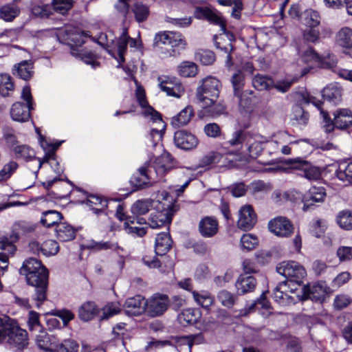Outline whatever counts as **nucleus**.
<instances>
[{
    "label": "nucleus",
    "mask_w": 352,
    "mask_h": 352,
    "mask_svg": "<svg viewBox=\"0 0 352 352\" xmlns=\"http://www.w3.org/2000/svg\"><path fill=\"white\" fill-rule=\"evenodd\" d=\"M270 232L280 237H288L294 231V226L289 219L283 217H278L268 223Z\"/></svg>",
    "instance_id": "obj_12"
},
{
    "label": "nucleus",
    "mask_w": 352,
    "mask_h": 352,
    "mask_svg": "<svg viewBox=\"0 0 352 352\" xmlns=\"http://www.w3.org/2000/svg\"><path fill=\"white\" fill-rule=\"evenodd\" d=\"M124 228L126 233L141 237L146 234L147 227L137 226L135 224V217H127L124 223Z\"/></svg>",
    "instance_id": "obj_42"
},
{
    "label": "nucleus",
    "mask_w": 352,
    "mask_h": 352,
    "mask_svg": "<svg viewBox=\"0 0 352 352\" xmlns=\"http://www.w3.org/2000/svg\"><path fill=\"white\" fill-rule=\"evenodd\" d=\"M256 222V215L250 205L243 206L239 210L238 227L243 230H250Z\"/></svg>",
    "instance_id": "obj_19"
},
{
    "label": "nucleus",
    "mask_w": 352,
    "mask_h": 352,
    "mask_svg": "<svg viewBox=\"0 0 352 352\" xmlns=\"http://www.w3.org/2000/svg\"><path fill=\"white\" fill-rule=\"evenodd\" d=\"M144 115L146 117H149L153 122V124H155V126H153L151 130L150 136L151 140L153 142V145H156L160 141L162 140L163 134L165 131L166 124L163 122L161 115L153 107H149L144 112Z\"/></svg>",
    "instance_id": "obj_6"
},
{
    "label": "nucleus",
    "mask_w": 352,
    "mask_h": 352,
    "mask_svg": "<svg viewBox=\"0 0 352 352\" xmlns=\"http://www.w3.org/2000/svg\"><path fill=\"white\" fill-rule=\"evenodd\" d=\"M177 71L181 76L185 78L194 77L198 72L197 65L191 61H183L178 66Z\"/></svg>",
    "instance_id": "obj_47"
},
{
    "label": "nucleus",
    "mask_w": 352,
    "mask_h": 352,
    "mask_svg": "<svg viewBox=\"0 0 352 352\" xmlns=\"http://www.w3.org/2000/svg\"><path fill=\"white\" fill-rule=\"evenodd\" d=\"M14 320L6 315L0 316V341L6 340L9 331L12 329Z\"/></svg>",
    "instance_id": "obj_57"
},
{
    "label": "nucleus",
    "mask_w": 352,
    "mask_h": 352,
    "mask_svg": "<svg viewBox=\"0 0 352 352\" xmlns=\"http://www.w3.org/2000/svg\"><path fill=\"white\" fill-rule=\"evenodd\" d=\"M72 54L79 57L86 64L91 65L93 67L98 65L95 54L91 52H78L77 50L74 49L72 50Z\"/></svg>",
    "instance_id": "obj_61"
},
{
    "label": "nucleus",
    "mask_w": 352,
    "mask_h": 352,
    "mask_svg": "<svg viewBox=\"0 0 352 352\" xmlns=\"http://www.w3.org/2000/svg\"><path fill=\"white\" fill-rule=\"evenodd\" d=\"M155 43L168 45L180 50H184L186 45V41L181 33L170 31L157 34L155 36Z\"/></svg>",
    "instance_id": "obj_9"
},
{
    "label": "nucleus",
    "mask_w": 352,
    "mask_h": 352,
    "mask_svg": "<svg viewBox=\"0 0 352 352\" xmlns=\"http://www.w3.org/2000/svg\"><path fill=\"white\" fill-rule=\"evenodd\" d=\"M62 219V214L56 210H48L43 213V217L41 219V223L46 226L50 227L52 226H57Z\"/></svg>",
    "instance_id": "obj_46"
},
{
    "label": "nucleus",
    "mask_w": 352,
    "mask_h": 352,
    "mask_svg": "<svg viewBox=\"0 0 352 352\" xmlns=\"http://www.w3.org/2000/svg\"><path fill=\"white\" fill-rule=\"evenodd\" d=\"M318 56L317 53L312 48H309L304 52L301 56V61L309 65L308 67H305L302 72V75H305L309 72L311 65L318 61Z\"/></svg>",
    "instance_id": "obj_54"
},
{
    "label": "nucleus",
    "mask_w": 352,
    "mask_h": 352,
    "mask_svg": "<svg viewBox=\"0 0 352 352\" xmlns=\"http://www.w3.org/2000/svg\"><path fill=\"white\" fill-rule=\"evenodd\" d=\"M56 236L60 241L73 240L76 236L74 228L65 222H60L56 227Z\"/></svg>",
    "instance_id": "obj_33"
},
{
    "label": "nucleus",
    "mask_w": 352,
    "mask_h": 352,
    "mask_svg": "<svg viewBox=\"0 0 352 352\" xmlns=\"http://www.w3.org/2000/svg\"><path fill=\"white\" fill-rule=\"evenodd\" d=\"M133 12L135 14L137 21L138 22H142L145 21L149 14L148 7L142 3H135L133 8Z\"/></svg>",
    "instance_id": "obj_64"
},
{
    "label": "nucleus",
    "mask_w": 352,
    "mask_h": 352,
    "mask_svg": "<svg viewBox=\"0 0 352 352\" xmlns=\"http://www.w3.org/2000/svg\"><path fill=\"white\" fill-rule=\"evenodd\" d=\"M335 126L340 129H347L352 125V111L349 109H340L333 113Z\"/></svg>",
    "instance_id": "obj_27"
},
{
    "label": "nucleus",
    "mask_w": 352,
    "mask_h": 352,
    "mask_svg": "<svg viewBox=\"0 0 352 352\" xmlns=\"http://www.w3.org/2000/svg\"><path fill=\"white\" fill-rule=\"evenodd\" d=\"M221 84L212 76H208L201 81L197 88L196 97L198 102H203L204 106L212 103V99H218Z\"/></svg>",
    "instance_id": "obj_1"
},
{
    "label": "nucleus",
    "mask_w": 352,
    "mask_h": 352,
    "mask_svg": "<svg viewBox=\"0 0 352 352\" xmlns=\"http://www.w3.org/2000/svg\"><path fill=\"white\" fill-rule=\"evenodd\" d=\"M198 230L201 236L212 238L219 230V223L217 219L212 217H205L199 222Z\"/></svg>",
    "instance_id": "obj_18"
},
{
    "label": "nucleus",
    "mask_w": 352,
    "mask_h": 352,
    "mask_svg": "<svg viewBox=\"0 0 352 352\" xmlns=\"http://www.w3.org/2000/svg\"><path fill=\"white\" fill-rule=\"evenodd\" d=\"M15 158L24 160H30L34 157V153L28 145L20 144L12 148Z\"/></svg>",
    "instance_id": "obj_48"
},
{
    "label": "nucleus",
    "mask_w": 352,
    "mask_h": 352,
    "mask_svg": "<svg viewBox=\"0 0 352 352\" xmlns=\"http://www.w3.org/2000/svg\"><path fill=\"white\" fill-rule=\"evenodd\" d=\"M336 43L345 48H352V29L348 27L341 28L336 34Z\"/></svg>",
    "instance_id": "obj_39"
},
{
    "label": "nucleus",
    "mask_w": 352,
    "mask_h": 352,
    "mask_svg": "<svg viewBox=\"0 0 352 352\" xmlns=\"http://www.w3.org/2000/svg\"><path fill=\"white\" fill-rule=\"evenodd\" d=\"M215 45L226 56V64L229 66L231 65L232 64L231 52L233 50V46L230 40L224 36H219L215 41Z\"/></svg>",
    "instance_id": "obj_35"
},
{
    "label": "nucleus",
    "mask_w": 352,
    "mask_h": 352,
    "mask_svg": "<svg viewBox=\"0 0 352 352\" xmlns=\"http://www.w3.org/2000/svg\"><path fill=\"white\" fill-rule=\"evenodd\" d=\"M201 107L205 110V113L212 117L218 116L226 113V107L222 101L212 99V103L204 106L203 102H199Z\"/></svg>",
    "instance_id": "obj_38"
},
{
    "label": "nucleus",
    "mask_w": 352,
    "mask_h": 352,
    "mask_svg": "<svg viewBox=\"0 0 352 352\" xmlns=\"http://www.w3.org/2000/svg\"><path fill=\"white\" fill-rule=\"evenodd\" d=\"M146 300L140 295L128 298L124 303V311L129 316H138L146 311Z\"/></svg>",
    "instance_id": "obj_21"
},
{
    "label": "nucleus",
    "mask_w": 352,
    "mask_h": 352,
    "mask_svg": "<svg viewBox=\"0 0 352 352\" xmlns=\"http://www.w3.org/2000/svg\"><path fill=\"white\" fill-rule=\"evenodd\" d=\"M151 170L148 168V164H144V166L140 167L136 173H135L131 178V184L137 189L147 187L150 182L149 174Z\"/></svg>",
    "instance_id": "obj_23"
},
{
    "label": "nucleus",
    "mask_w": 352,
    "mask_h": 352,
    "mask_svg": "<svg viewBox=\"0 0 352 352\" xmlns=\"http://www.w3.org/2000/svg\"><path fill=\"white\" fill-rule=\"evenodd\" d=\"M273 80L266 76L257 74L252 78L253 87L259 91L270 89L273 87Z\"/></svg>",
    "instance_id": "obj_49"
},
{
    "label": "nucleus",
    "mask_w": 352,
    "mask_h": 352,
    "mask_svg": "<svg viewBox=\"0 0 352 352\" xmlns=\"http://www.w3.org/2000/svg\"><path fill=\"white\" fill-rule=\"evenodd\" d=\"M326 190L322 186H312L303 195V211L309 210L316 203H322L326 197Z\"/></svg>",
    "instance_id": "obj_13"
},
{
    "label": "nucleus",
    "mask_w": 352,
    "mask_h": 352,
    "mask_svg": "<svg viewBox=\"0 0 352 352\" xmlns=\"http://www.w3.org/2000/svg\"><path fill=\"white\" fill-rule=\"evenodd\" d=\"M172 240L168 232H162L157 235L155 243L156 254L163 256L170 249Z\"/></svg>",
    "instance_id": "obj_30"
},
{
    "label": "nucleus",
    "mask_w": 352,
    "mask_h": 352,
    "mask_svg": "<svg viewBox=\"0 0 352 352\" xmlns=\"http://www.w3.org/2000/svg\"><path fill=\"white\" fill-rule=\"evenodd\" d=\"M250 136L245 144V146L249 156L256 158L263 151V144L265 140L263 136L252 132L250 133Z\"/></svg>",
    "instance_id": "obj_25"
},
{
    "label": "nucleus",
    "mask_w": 352,
    "mask_h": 352,
    "mask_svg": "<svg viewBox=\"0 0 352 352\" xmlns=\"http://www.w3.org/2000/svg\"><path fill=\"white\" fill-rule=\"evenodd\" d=\"M21 98L26 102V104L20 102L14 103L12 107L10 114L14 120L23 122L30 118V111L32 109V97L28 86L23 88Z\"/></svg>",
    "instance_id": "obj_4"
},
{
    "label": "nucleus",
    "mask_w": 352,
    "mask_h": 352,
    "mask_svg": "<svg viewBox=\"0 0 352 352\" xmlns=\"http://www.w3.org/2000/svg\"><path fill=\"white\" fill-rule=\"evenodd\" d=\"M158 85L160 89L169 96L180 98L184 93V88L179 80L174 77L159 76Z\"/></svg>",
    "instance_id": "obj_10"
},
{
    "label": "nucleus",
    "mask_w": 352,
    "mask_h": 352,
    "mask_svg": "<svg viewBox=\"0 0 352 352\" xmlns=\"http://www.w3.org/2000/svg\"><path fill=\"white\" fill-rule=\"evenodd\" d=\"M20 10L18 6L14 4H7L0 9V16L4 21H12L19 14Z\"/></svg>",
    "instance_id": "obj_52"
},
{
    "label": "nucleus",
    "mask_w": 352,
    "mask_h": 352,
    "mask_svg": "<svg viewBox=\"0 0 352 352\" xmlns=\"http://www.w3.org/2000/svg\"><path fill=\"white\" fill-rule=\"evenodd\" d=\"M195 16L199 19H206L211 23L219 25L221 30H226V25L221 16L208 7L197 8Z\"/></svg>",
    "instance_id": "obj_20"
},
{
    "label": "nucleus",
    "mask_w": 352,
    "mask_h": 352,
    "mask_svg": "<svg viewBox=\"0 0 352 352\" xmlns=\"http://www.w3.org/2000/svg\"><path fill=\"white\" fill-rule=\"evenodd\" d=\"M299 289V293L302 295L301 300L311 299L312 300H321L325 296V288L320 284H315L312 286H303Z\"/></svg>",
    "instance_id": "obj_22"
},
{
    "label": "nucleus",
    "mask_w": 352,
    "mask_h": 352,
    "mask_svg": "<svg viewBox=\"0 0 352 352\" xmlns=\"http://www.w3.org/2000/svg\"><path fill=\"white\" fill-rule=\"evenodd\" d=\"M44 278L37 274H29L25 276L28 285L35 287V295L33 299L36 301V306L39 307L46 299V292L48 285V272H44Z\"/></svg>",
    "instance_id": "obj_5"
},
{
    "label": "nucleus",
    "mask_w": 352,
    "mask_h": 352,
    "mask_svg": "<svg viewBox=\"0 0 352 352\" xmlns=\"http://www.w3.org/2000/svg\"><path fill=\"white\" fill-rule=\"evenodd\" d=\"M292 119L296 124L305 125L309 120V113L301 107L297 105L293 108Z\"/></svg>",
    "instance_id": "obj_56"
},
{
    "label": "nucleus",
    "mask_w": 352,
    "mask_h": 352,
    "mask_svg": "<svg viewBox=\"0 0 352 352\" xmlns=\"http://www.w3.org/2000/svg\"><path fill=\"white\" fill-rule=\"evenodd\" d=\"M33 62L32 60H23L14 65L13 74L18 76L25 80H29L34 74Z\"/></svg>",
    "instance_id": "obj_32"
},
{
    "label": "nucleus",
    "mask_w": 352,
    "mask_h": 352,
    "mask_svg": "<svg viewBox=\"0 0 352 352\" xmlns=\"http://www.w3.org/2000/svg\"><path fill=\"white\" fill-rule=\"evenodd\" d=\"M278 274L287 278L288 284L300 288L306 276L305 269L296 261H283L276 266Z\"/></svg>",
    "instance_id": "obj_2"
},
{
    "label": "nucleus",
    "mask_w": 352,
    "mask_h": 352,
    "mask_svg": "<svg viewBox=\"0 0 352 352\" xmlns=\"http://www.w3.org/2000/svg\"><path fill=\"white\" fill-rule=\"evenodd\" d=\"M153 203L151 199L138 200L132 205L131 212L135 215H144L150 210Z\"/></svg>",
    "instance_id": "obj_44"
},
{
    "label": "nucleus",
    "mask_w": 352,
    "mask_h": 352,
    "mask_svg": "<svg viewBox=\"0 0 352 352\" xmlns=\"http://www.w3.org/2000/svg\"><path fill=\"white\" fill-rule=\"evenodd\" d=\"M99 312V309L94 302L87 301L83 303L79 308V318L84 321H89L95 317Z\"/></svg>",
    "instance_id": "obj_36"
},
{
    "label": "nucleus",
    "mask_w": 352,
    "mask_h": 352,
    "mask_svg": "<svg viewBox=\"0 0 352 352\" xmlns=\"http://www.w3.org/2000/svg\"><path fill=\"white\" fill-rule=\"evenodd\" d=\"M292 168L301 171L300 175L308 180H317L321 177L320 169L307 161L296 158L291 161Z\"/></svg>",
    "instance_id": "obj_11"
},
{
    "label": "nucleus",
    "mask_w": 352,
    "mask_h": 352,
    "mask_svg": "<svg viewBox=\"0 0 352 352\" xmlns=\"http://www.w3.org/2000/svg\"><path fill=\"white\" fill-rule=\"evenodd\" d=\"M14 83L11 76L8 74H0V94L3 96H8L10 91H13Z\"/></svg>",
    "instance_id": "obj_55"
},
{
    "label": "nucleus",
    "mask_w": 352,
    "mask_h": 352,
    "mask_svg": "<svg viewBox=\"0 0 352 352\" xmlns=\"http://www.w3.org/2000/svg\"><path fill=\"white\" fill-rule=\"evenodd\" d=\"M87 204L97 214L103 212L107 207V200L96 195H91L87 197Z\"/></svg>",
    "instance_id": "obj_40"
},
{
    "label": "nucleus",
    "mask_w": 352,
    "mask_h": 352,
    "mask_svg": "<svg viewBox=\"0 0 352 352\" xmlns=\"http://www.w3.org/2000/svg\"><path fill=\"white\" fill-rule=\"evenodd\" d=\"M47 272V269L36 258H30L26 259L20 269V274L25 276H29V274H38L41 275L43 278L44 272Z\"/></svg>",
    "instance_id": "obj_24"
},
{
    "label": "nucleus",
    "mask_w": 352,
    "mask_h": 352,
    "mask_svg": "<svg viewBox=\"0 0 352 352\" xmlns=\"http://www.w3.org/2000/svg\"><path fill=\"white\" fill-rule=\"evenodd\" d=\"M201 316L198 309L187 308L184 309L177 316L179 322L183 326L195 323Z\"/></svg>",
    "instance_id": "obj_34"
},
{
    "label": "nucleus",
    "mask_w": 352,
    "mask_h": 352,
    "mask_svg": "<svg viewBox=\"0 0 352 352\" xmlns=\"http://www.w3.org/2000/svg\"><path fill=\"white\" fill-rule=\"evenodd\" d=\"M9 331L6 340L10 344L15 345L19 349H23L28 345V333L21 329L15 320L12 323V329Z\"/></svg>",
    "instance_id": "obj_15"
},
{
    "label": "nucleus",
    "mask_w": 352,
    "mask_h": 352,
    "mask_svg": "<svg viewBox=\"0 0 352 352\" xmlns=\"http://www.w3.org/2000/svg\"><path fill=\"white\" fill-rule=\"evenodd\" d=\"M231 82L234 89V93L239 99L241 97V89L244 85V76L240 72L234 74L231 79Z\"/></svg>",
    "instance_id": "obj_62"
},
{
    "label": "nucleus",
    "mask_w": 352,
    "mask_h": 352,
    "mask_svg": "<svg viewBox=\"0 0 352 352\" xmlns=\"http://www.w3.org/2000/svg\"><path fill=\"white\" fill-rule=\"evenodd\" d=\"M172 158L169 153H166L161 155V157L157 160V166L155 167V170L157 174L163 175L166 171L169 170L171 167Z\"/></svg>",
    "instance_id": "obj_53"
},
{
    "label": "nucleus",
    "mask_w": 352,
    "mask_h": 352,
    "mask_svg": "<svg viewBox=\"0 0 352 352\" xmlns=\"http://www.w3.org/2000/svg\"><path fill=\"white\" fill-rule=\"evenodd\" d=\"M192 295L196 303L204 309H209L214 302V297L207 291H192Z\"/></svg>",
    "instance_id": "obj_37"
},
{
    "label": "nucleus",
    "mask_w": 352,
    "mask_h": 352,
    "mask_svg": "<svg viewBox=\"0 0 352 352\" xmlns=\"http://www.w3.org/2000/svg\"><path fill=\"white\" fill-rule=\"evenodd\" d=\"M78 348L79 345L74 340L66 339L56 345V352H77Z\"/></svg>",
    "instance_id": "obj_60"
},
{
    "label": "nucleus",
    "mask_w": 352,
    "mask_h": 352,
    "mask_svg": "<svg viewBox=\"0 0 352 352\" xmlns=\"http://www.w3.org/2000/svg\"><path fill=\"white\" fill-rule=\"evenodd\" d=\"M273 298L280 305L287 306L301 300L302 295L299 293V289L297 287L283 281L274 288Z\"/></svg>",
    "instance_id": "obj_3"
},
{
    "label": "nucleus",
    "mask_w": 352,
    "mask_h": 352,
    "mask_svg": "<svg viewBox=\"0 0 352 352\" xmlns=\"http://www.w3.org/2000/svg\"><path fill=\"white\" fill-rule=\"evenodd\" d=\"M337 177L344 182L352 183V162L343 163L339 166L336 170Z\"/></svg>",
    "instance_id": "obj_50"
},
{
    "label": "nucleus",
    "mask_w": 352,
    "mask_h": 352,
    "mask_svg": "<svg viewBox=\"0 0 352 352\" xmlns=\"http://www.w3.org/2000/svg\"><path fill=\"white\" fill-rule=\"evenodd\" d=\"M338 225L344 230L352 229V214L350 211L344 210L340 212L337 217Z\"/></svg>",
    "instance_id": "obj_58"
},
{
    "label": "nucleus",
    "mask_w": 352,
    "mask_h": 352,
    "mask_svg": "<svg viewBox=\"0 0 352 352\" xmlns=\"http://www.w3.org/2000/svg\"><path fill=\"white\" fill-rule=\"evenodd\" d=\"M322 96L324 100L337 103L341 100L342 89L336 85L328 86L322 90Z\"/></svg>",
    "instance_id": "obj_45"
},
{
    "label": "nucleus",
    "mask_w": 352,
    "mask_h": 352,
    "mask_svg": "<svg viewBox=\"0 0 352 352\" xmlns=\"http://www.w3.org/2000/svg\"><path fill=\"white\" fill-rule=\"evenodd\" d=\"M251 131L242 128L235 129L230 133L226 144L230 147L241 150L249 140Z\"/></svg>",
    "instance_id": "obj_16"
},
{
    "label": "nucleus",
    "mask_w": 352,
    "mask_h": 352,
    "mask_svg": "<svg viewBox=\"0 0 352 352\" xmlns=\"http://www.w3.org/2000/svg\"><path fill=\"white\" fill-rule=\"evenodd\" d=\"M58 250L59 245L57 242L54 240H47L41 244V252L46 256L55 255Z\"/></svg>",
    "instance_id": "obj_59"
},
{
    "label": "nucleus",
    "mask_w": 352,
    "mask_h": 352,
    "mask_svg": "<svg viewBox=\"0 0 352 352\" xmlns=\"http://www.w3.org/2000/svg\"><path fill=\"white\" fill-rule=\"evenodd\" d=\"M170 305L168 297L163 294H155L146 300V311L152 317L162 315Z\"/></svg>",
    "instance_id": "obj_7"
},
{
    "label": "nucleus",
    "mask_w": 352,
    "mask_h": 352,
    "mask_svg": "<svg viewBox=\"0 0 352 352\" xmlns=\"http://www.w3.org/2000/svg\"><path fill=\"white\" fill-rule=\"evenodd\" d=\"M35 225L32 223L20 221L13 225L10 238L14 241H17L21 235H25L34 232Z\"/></svg>",
    "instance_id": "obj_31"
},
{
    "label": "nucleus",
    "mask_w": 352,
    "mask_h": 352,
    "mask_svg": "<svg viewBox=\"0 0 352 352\" xmlns=\"http://www.w3.org/2000/svg\"><path fill=\"white\" fill-rule=\"evenodd\" d=\"M175 211V206L168 205L167 208L152 213L148 221L149 227L153 229H157L170 225L172 217Z\"/></svg>",
    "instance_id": "obj_8"
},
{
    "label": "nucleus",
    "mask_w": 352,
    "mask_h": 352,
    "mask_svg": "<svg viewBox=\"0 0 352 352\" xmlns=\"http://www.w3.org/2000/svg\"><path fill=\"white\" fill-rule=\"evenodd\" d=\"M303 19L306 27L317 28L320 24L321 17L318 12L308 9L304 12Z\"/></svg>",
    "instance_id": "obj_51"
},
{
    "label": "nucleus",
    "mask_w": 352,
    "mask_h": 352,
    "mask_svg": "<svg viewBox=\"0 0 352 352\" xmlns=\"http://www.w3.org/2000/svg\"><path fill=\"white\" fill-rule=\"evenodd\" d=\"M194 116V109L188 105L171 118L170 124L175 129L187 125Z\"/></svg>",
    "instance_id": "obj_26"
},
{
    "label": "nucleus",
    "mask_w": 352,
    "mask_h": 352,
    "mask_svg": "<svg viewBox=\"0 0 352 352\" xmlns=\"http://www.w3.org/2000/svg\"><path fill=\"white\" fill-rule=\"evenodd\" d=\"M15 242L12 240L10 236L9 238L5 237L0 241V261L4 264V265L0 267L2 274L8 268L9 257L12 256L16 250V247L14 244Z\"/></svg>",
    "instance_id": "obj_17"
},
{
    "label": "nucleus",
    "mask_w": 352,
    "mask_h": 352,
    "mask_svg": "<svg viewBox=\"0 0 352 352\" xmlns=\"http://www.w3.org/2000/svg\"><path fill=\"white\" fill-rule=\"evenodd\" d=\"M174 142L178 148L184 150H191L197 147L199 141L192 133L181 130L175 133Z\"/></svg>",
    "instance_id": "obj_14"
},
{
    "label": "nucleus",
    "mask_w": 352,
    "mask_h": 352,
    "mask_svg": "<svg viewBox=\"0 0 352 352\" xmlns=\"http://www.w3.org/2000/svg\"><path fill=\"white\" fill-rule=\"evenodd\" d=\"M256 285L257 283L254 277L241 274L237 279L236 287L238 293L243 295L252 292L255 289Z\"/></svg>",
    "instance_id": "obj_28"
},
{
    "label": "nucleus",
    "mask_w": 352,
    "mask_h": 352,
    "mask_svg": "<svg viewBox=\"0 0 352 352\" xmlns=\"http://www.w3.org/2000/svg\"><path fill=\"white\" fill-rule=\"evenodd\" d=\"M217 300L222 306L231 309L237 301V296L226 289H222L217 293Z\"/></svg>",
    "instance_id": "obj_43"
},
{
    "label": "nucleus",
    "mask_w": 352,
    "mask_h": 352,
    "mask_svg": "<svg viewBox=\"0 0 352 352\" xmlns=\"http://www.w3.org/2000/svg\"><path fill=\"white\" fill-rule=\"evenodd\" d=\"M258 243L257 237L251 234H243L241 238V248L248 251L254 249Z\"/></svg>",
    "instance_id": "obj_63"
},
{
    "label": "nucleus",
    "mask_w": 352,
    "mask_h": 352,
    "mask_svg": "<svg viewBox=\"0 0 352 352\" xmlns=\"http://www.w3.org/2000/svg\"><path fill=\"white\" fill-rule=\"evenodd\" d=\"M89 248L96 251L101 250H113L118 254L122 253L124 250L122 248L118 245L117 243L112 241H91L89 245Z\"/></svg>",
    "instance_id": "obj_41"
},
{
    "label": "nucleus",
    "mask_w": 352,
    "mask_h": 352,
    "mask_svg": "<svg viewBox=\"0 0 352 352\" xmlns=\"http://www.w3.org/2000/svg\"><path fill=\"white\" fill-rule=\"evenodd\" d=\"M331 34V30L323 27L320 31L317 28L307 27L302 32L303 39L309 43H317L319 41L320 36L326 37Z\"/></svg>",
    "instance_id": "obj_29"
}]
</instances>
